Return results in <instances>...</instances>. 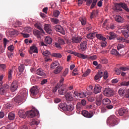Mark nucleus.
<instances>
[{
    "mask_svg": "<svg viewBox=\"0 0 129 129\" xmlns=\"http://www.w3.org/2000/svg\"><path fill=\"white\" fill-rule=\"evenodd\" d=\"M8 118L10 120H14L15 119V114L13 112H10Z\"/></svg>",
    "mask_w": 129,
    "mask_h": 129,
    "instance_id": "obj_32",
    "label": "nucleus"
},
{
    "mask_svg": "<svg viewBox=\"0 0 129 129\" xmlns=\"http://www.w3.org/2000/svg\"><path fill=\"white\" fill-rule=\"evenodd\" d=\"M8 50H10L11 52H12L14 50V46L13 45H10L8 48Z\"/></svg>",
    "mask_w": 129,
    "mask_h": 129,
    "instance_id": "obj_63",
    "label": "nucleus"
},
{
    "mask_svg": "<svg viewBox=\"0 0 129 129\" xmlns=\"http://www.w3.org/2000/svg\"><path fill=\"white\" fill-rule=\"evenodd\" d=\"M87 42L86 41L81 42L80 44V50L83 51H86L87 48Z\"/></svg>",
    "mask_w": 129,
    "mask_h": 129,
    "instance_id": "obj_14",
    "label": "nucleus"
},
{
    "mask_svg": "<svg viewBox=\"0 0 129 129\" xmlns=\"http://www.w3.org/2000/svg\"><path fill=\"white\" fill-rule=\"evenodd\" d=\"M103 94L106 97H110L114 95V91L110 88H105L103 91Z\"/></svg>",
    "mask_w": 129,
    "mask_h": 129,
    "instance_id": "obj_6",
    "label": "nucleus"
},
{
    "mask_svg": "<svg viewBox=\"0 0 129 129\" xmlns=\"http://www.w3.org/2000/svg\"><path fill=\"white\" fill-rule=\"evenodd\" d=\"M66 97L67 98V100L69 101H72L74 100V98L70 94H67V95L66 96Z\"/></svg>",
    "mask_w": 129,
    "mask_h": 129,
    "instance_id": "obj_39",
    "label": "nucleus"
},
{
    "mask_svg": "<svg viewBox=\"0 0 129 129\" xmlns=\"http://www.w3.org/2000/svg\"><path fill=\"white\" fill-rule=\"evenodd\" d=\"M66 108H67V111H69L70 112H71L74 109V106L71 105H67Z\"/></svg>",
    "mask_w": 129,
    "mask_h": 129,
    "instance_id": "obj_40",
    "label": "nucleus"
},
{
    "mask_svg": "<svg viewBox=\"0 0 129 129\" xmlns=\"http://www.w3.org/2000/svg\"><path fill=\"white\" fill-rule=\"evenodd\" d=\"M35 27L39 29L42 33L44 34V32L43 29L41 28V25L39 23H36L35 24Z\"/></svg>",
    "mask_w": 129,
    "mask_h": 129,
    "instance_id": "obj_28",
    "label": "nucleus"
},
{
    "mask_svg": "<svg viewBox=\"0 0 129 129\" xmlns=\"http://www.w3.org/2000/svg\"><path fill=\"white\" fill-rule=\"evenodd\" d=\"M61 102V99L60 98H56L54 99V102L55 103H59Z\"/></svg>",
    "mask_w": 129,
    "mask_h": 129,
    "instance_id": "obj_60",
    "label": "nucleus"
},
{
    "mask_svg": "<svg viewBox=\"0 0 129 129\" xmlns=\"http://www.w3.org/2000/svg\"><path fill=\"white\" fill-rule=\"evenodd\" d=\"M74 95H75V97H79L81 98L87 97L86 94L84 93H78L77 91H74Z\"/></svg>",
    "mask_w": 129,
    "mask_h": 129,
    "instance_id": "obj_15",
    "label": "nucleus"
},
{
    "mask_svg": "<svg viewBox=\"0 0 129 129\" xmlns=\"http://www.w3.org/2000/svg\"><path fill=\"white\" fill-rule=\"evenodd\" d=\"M19 129H28L27 126L26 125H23L20 127Z\"/></svg>",
    "mask_w": 129,
    "mask_h": 129,
    "instance_id": "obj_64",
    "label": "nucleus"
},
{
    "mask_svg": "<svg viewBox=\"0 0 129 129\" xmlns=\"http://www.w3.org/2000/svg\"><path fill=\"white\" fill-rule=\"evenodd\" d=\"M36 113L38 114V112L37 110H30L26 112L23 110H20L18 112V115L20 118L25 119L27 116L29 118L34 117Z\"/></svg>",
    "mask_w": 129,
    "mask_h": 129,
    "instance_id": "obj_1",
    "label": "nucleus"
},
{
    "mask_svg": "<svg viewBox=\"0 0 129 129\" xmlns=\"http://www.w3.org/2000/svg\"><path fill=\"white\" fill-rule=\"evenodd\" d=\"M45 41L46 43L51 44L52 42V39L49 37H46L45 39Z\"/></svg>",
    "mask_w": 129,
    "mask_h": 129,
    "instance_id": "obj_33",
    "label": "nucleus"
},
{
    "mask_svg": "<svg viewBox=\"0 0 129 129\" xmlns=\"http://www.w3.org/2000/svg\"><path fill=\"white\" fill-rule=\"evenodd\" d=\"M111 103V100L108 98L103 99L102 100V104L104 105H108Z\"/></svg>",
    "mask_w": 129,
    "mask_h": 129,
    "instance_id": "obj_25",
    "label": "nucleus"
},
{
    "mask_svg": "<svg viewBox=\"0 0 129 129\" xmlns=\"http://www.w3.org/2000/svg\"><path fill=\"white\" fill-rule=\"evenodd\" d=\"M123 47H124V45H123L122 44H120L118 45L117 49L118 50H119L120 49Z\"/></svg>",
    "mask_w": 129,
    "mask_h": 129,
    "instance_id": "obj_54",
    "label": "nucleus"
},
{
    "mask_svg": "<svg viewBox=\"0 0 129 129\" xmlns=\"http://www.w3.org/2000/svg\"><path fill=\"white\" fill-rule=\"evenodd\" d=\"M95 36L97 37V38L100 40H102V41H106V38L105 37H104L102 34H97L96 33Z\"/></svg>",
    "mask_w": 129,
    "mask_h": 129,
    "instance_id": "obj_26",
    "label": "nucleus"
},
{
    "mask_svg": "<svg viewBox=\"0 0 129 129\" xmlns=\"http://www.w3.org/2000/svg\"><path fill=\"white\" fill-rule=\"evenodd\" d=\"M103 99V95L102 94H100L97 96L96 100L102 101Z\"/></svg>",
    "mask_w": 129,
    "mask_h": 129,
    "instance_id": "obj_52",
    "label": "nucleus"
},
{
    "mask_svg": "<svg viewBox=\"0 0 129 129\" xmlns=\"http://www.w3.org/2000/svg\"><path fill=\"white\" fill-rule=\"evenodd\" d=\"M91 70L90 69L87 70V71L84 73V74H83V77H86L87 76H88Z\"/></svg>",
    "mask_w": 129,
    "mask_h": 129,
    "instance_id": "obj_43",
    "label": "nucleus"
},
{
    "mask_svg": "<svg viewBox=\"0 0 129 129\" xmlns=\"http://www.w3.org/2000/svg\"><path fill=\"white\" fill-rule=\"evenodd\" d=\"M62 69L63 68L62 67H57V69L54 70V73L55 74H57L59 73Z\"/></svg>",
    "mask_w": 129,
    "mask_h": 129,
    "instance_id": "obj_42",
    "label": "nucleus"
},
{
    "mask_svg": "<svg viewBox=\"0 0 129 129\" xmlns=\"http://www.w3.org/2000/svg\"><path fill=\"white\" fill-rule=\"evenodd\" d=\"M51 21L55 24H57L59 23L58 19H56V18H51Z\"/></svg>",
    "mask_w": 129,
    "mask_h": 129,
    "instance_id": "obj_45",
    "label": "nucleus"
},
{
    "mask_svg": "<svg viewBox=\"0 0 129 129\" xmlns=\"http://www.w3.org/2000/svg\"><path fill=\"white\" fill-rule=\"evenodd\" d=\"M42 53L43 55L45 56H48L51 54L50 52L48 50H45V51L42 50Z\"/></svg>",
    "mask_w": 129,
    "mask_h": 129,
    "instance_id": "obj_41",
    "label": "nucleus"
},
{
    "mask_svg": "<svg viewBox=\"0 0 129 129\" xmlns=\"http://www.w3.org/2000/svg\"><path fill=\"white\" fill-rule=\"evenodd\" d=\"M82 40V38L80 37H73V38H72V42L75 43H79L81 42Z\"/></svg>",
    "mask_w": 129,
    "mask_h": 129,
    "instance_id": "obj_17",
    "label": "nucleus"
},
{
    "mask_svg": "<svg viewBox=\"0 0 129 129\" xmlns=\"http://www.w3.org/2000/svg\"><path fill=\"white\" fill-rule=\"evenodd\" d=\"M55 30L62 34H64V31L63 29L60 25L56 26L55 27Z\"/></svg>",
    "mask_w": 129,
    "mask_h": 129,
    "instance_id": "obj_21",
    "label": "nucleus"
},
{
    "mask_svg": "<svg viewBox=\"0 0 129 129\" xmlns=\"http://www.w3.org/2000/svg\"><path fill=\"white\" fill-rule=\"evenodd\" d=\"M44 29L48 34H51L52 32L50 26L48 24L45 25Z\"/></svg>",
    "mask_w": 129,
    "mask_h": 129,
    "instance_id": "obj_20",
    "label": "nucleus"
},
{
    "mask_svg": "<svg viewBox=\"0 0 129 129\" xmlns=\"http://www.w3.org/2000/svg\"><path fill=\"white\" fill-rule=\"evenodd\" d=\"M4 46L5 47H6V45H7V43H8L9 42V40H8L6 38H4Z\"/></svg>",
    "mask_w": 129,
    "mask_h": 129,
    "instance_id": "obj_62",
    "label": "nucleus"
},
{
    "mask_svg": "<svg viewBox=\"0 0 129 129\" xmlns=\"http://www.w3.org/2000/svg\"><path fill=\"white\" fill-rule=\"evenodd\" d=\"M109 34V36H106V38L108 40H114L117 38V35L114 32H110Z\"/></svg>",
    "mask_w": 129,
    "mask_h": 129,
    "instance_id": "obj_11",
    "label": "nucleus"
},
{
    "mask_svg": "<svg viewBox=\"0 0 129 129\" xmlns=\"http://www.w3.org/2000/svg\"><path fill=\"white\" fill-rule=\"evenodd\" d=\"M74 55L82 59L88 58L89 59H91V60H95L97 58V56L96 55L88 56L87 55H85L84 54H83L80 53H77V52H75L74 53Z\"/></svg>",
    "mask_w": 129,
    "mask_h": 129,
    "instance_id": "obj_5",
    "label": "nucleus"
},
{
    "mask_svg": "<svg viewBox=\"0 0 129 129\" xmlns=\"http://www.w3.org/2000/svg\"><path fill=\"white\" fill-rule=\"evenodd\" d=\"M73 76H76V75H78V70L77 69H75L73 71V73H72Z\"/></svg>",
    "mask_w": 129,
    "mask_h": 129,
    "instance_id": "obj_48",
    "label": "nucleus"
},
{
    "mask_svg": "<svg viewBox=\"0 0 129 129\" xmlns=\"http://www.w3.org/2000/svg\"><path fill=\"white\" fill-rule=\"evenodd\" d=\"M101 87L99 85H97L95 86L94 93L96 95L98 93H99L101 92Z\"/></svg>",
    "mask_w": 129,
    "mask_h": 129,
    "instance_id": "obj_18",
    "label": "nucleus"
},
{
    "mask_svg": "<svg viewBox=\"0 0 129 129\" xmlns=\"http://www.w3.org/2000/svg\"><path fill=\"white\" fill-rule=\"evenodd\" d=\"M97 14H98L97 11H96V10H93V11H92V12H91V13L90 18L92 19L94 17H96Z\"/></svg>",
    "mask_w": 129,
    "mask_h": 129,
    "instance_id": "obj_36",
    "label": "nucleus"
},
{
    "mask_svg": "<svg viewBox=\"0 0 129 129\" xmlns=\"http://www.w3.org/2000/svg\"><path fill=\"white\" fill-rule=\"evenodd\" d=\"M104 79H107L108 78L107 71H105L103 74Z\"/></svg>",
    "mask_w": 129,
    "mask_h": 129,
    "instance_id": "obj_56",
    "label": "nucleus"
},
{
    "mask_svg": "<svg viewBox=\"0 0 129 129\" xmlns=\"http://www.w3.org/2000/svg\"><path fill=\"white\" fill-rule=\"evenodd\" d=\"M13 73V71L12 70H9L8 72V79L9 80H11L12 79V73Z\"/></svg>",
    "mask_w": 129,
    "mask_h": 129,
    "instance_id": "obj_47",
    "label": "nucleus"
},
{
    "mask_svg": "<svg viewBox=\"0 0 129 129\" xmlns=\"http://www.w3.org/2000/svg\"><path fill=\"white\" fill-rule=\"evenodd\" d=\"M101 102H102V101H100V100H96V102H95V103H96V105L98 106H99L101 105Z\"/></svg>",
    "mask_w": 129,
    "mask_h": 129,
    "instance_id": "obj_57",
    "label": "nucleus"
},
{
    "mask_svg": "<svg viewBox=\"0 0 129 129\" xmlns=\"http://www.w3.org/2000/svg\"><path fill=\"white\" fill-rule=\"evenodd\" d=\"M60 83H57V85H56V86L55 87V88L53 89V93H55L58 89H59V87H60Z\"/></svg>",
    "mask_w": 129,
    "mask_h": 129,
    "instance_id": "obj_49",
    "label": "nucleus"
},
{
    "mask_svg": "<svg viewBox=\"0 0 129 129\" xmlns=\"http://www.w3.org/2000/svg\"><path fill=\"white\" fill-rule=\"evenodd\" d=\"M82 115L85 117L91 118H92L94 114L92 111H88L87 110H83L82 112Z\"/></svg>",
    "mask_w": 129,
    "mask_h": 129,
    "instance_id": "obj_8",
    "label": "nucleus"
},
{
    "mask_svg": "<svg viewBox=\"0 0 129 129\" xmlns=\"http://www.w3.org/2000/svg\"><path fill=\"white\" fill-rule=\"evenodd\" d=\"M129 81L128 82H123L120 83L121 86H128Z\"/></svg>",
    "mask_w": 129,
    "mask_h": 129,
    "instance_id": "obj_51",
    "label": "nucleus"
},
{
    "mask_svg": "<svg viewBox=\"0 0 129 129\" xmlns=\"http://www.w3.org/2000/svg\"><path fill=\"white\" fill-rule=\"evenodd\" d=\"M119 69H120V70L123 71H127V70H129V68H128V67H121L119 68Z\"/></svg>",
    "mask_w": 129,
    "mask_h": 129,
    "instance_id": "obj_53",
    "label": "nucleus"
},
{
    "mask_svg": "<svg viewBox=\"0 0 129 129\" xmlns=\"http://www.w3.org/2000/svg\"><path fill=\"white\" fill-rule=\"evenodd\" d=\"M60 15V12L58 10H55L53 12V16L56 17L57 18L59 15Z\"/></svg>",
    "mask_w": 129,
    "mask_h": 129,
    "instance_id": "obj_44",
    "label": "nucleus"
},
{
    "mask_svg": "<svg viewBox=\"0 0 129 129\" xmlns=\"http://www.w3.org/2000/svg\"><path fill=\"white\" fill-rule=\"evenodd\" d=\"M68 92L66 87L63 85H60L58 89L59 95H64Z\"/></svg>",
    "mask_w": 129,
    "mask_h": 129,
    "instance_id": "obj_9",
    "label": "nucleus"
},
{
    "mask_svg": "<svg viewBox=\"0 0 129 129\" xmlns=\"http://www.w3.org/2000/svg\"><path fill=\"white\" fill-rule=\"evenodd\" d=\"M97 75L99 76L100 78H101V77H103V73L102 72L99 71L98 72Z\"/></svg>",
    "mask_w": 129,
    "mask_h": 129,
    "instance_id": "obj_59",
    "label": "nucleus"
},
{
    "mask_svg": "<svg viewBox=\"0 0 129 129\" xmlns=\"http://www.w3.org/2000/svg\"><path fill=\"white\" fill-rule=\"evenodd\" d=\"M25 69V66L23 64H20L18 67L19 72L18 75H21V73L24 71Z\"/></svg>",
    "mask_w": 129,
    "mask_h": 129,
    "instance_id": "obj_23",
    "label": "nucleus"
},
{
    "mask_svg": "<svg viewBox=\"0 0 129 129\" xmlns=\"http://www.w3.org/2000/svg\"><path fill=\"white\" fill-rule=\"evenodd\" d=\"M79 20L81 23L82 26H85L86 24V17H80Z\"/></svg>",
    "mask_w": 129,
    "mask_h": 129,
    "instance_id": "obj_27",
    "label": "nucleus"
},
{
    "mask_svg": "<svg viewBox=\"0 0 129 129\" xmlns=\"http://www.w3.org/2000/svg\"><path fill=\"white\" fill-rule=\"evenodd\" d=\"M118 93L120 97L129 99V89L126 90L124 88H121L118 90Z\"/></svg>",
    "mask_w": 129,
    "mask_h": 129,
    "instance_id": "obj_4",
    "label": "nucleus"
},
{
    "mask_svg": "<svg viewBox=\"0 0 129 129\" xmlns=\"http://www.w3.org/2000/svg\"><path fill=\"white\" fill-rule=\"evenodd\" d=\"M107 124L110 126H114L118 124L117 117L114 115L110 116L107 119Z\"/></svg>",
    "mask_w": 129,
    "mask_h": 129,
    "instance_id": "obj_2",
    "label": "nucleus"
},
{
    "mask_svg": "<svg viewBox=\"0 0 129 129\" xmlns=\"http://www.w3.org/2000/svg\"><path fill=\"white\" fill-rule=\"evenodd\" d=\"M115 72L116 73L117 75H120L121 73V71L120 69H116L115 70Z\"/></svg>",
    "mask_w": 129,
    "mask_h": 129,
    "instance_id": "obj_61",
    "label": "nucleus"
},
{
    "mask_svg": "<svg viewBox=\"0 0 129 129\" xmlns=\"http://www.w3.org/2000/svg\"><path fill=\"white\" fill-rule=\"evenodd\" d=\"M51 56L57 58H61L62 57V55L59 53H53Z\"/></svg>",
    "mask_w": 129,
    "mask_h": 129,
    "instance_id": "obj_37",
    "label": "nucleus"
},
{
    "mask_svg": "<svg viewBox=\"0 0 129 129\" xmlns=\"http://www.w3.org/2000/svg\"><path fill=\"white\" fill-rule=\"evenodd\" d=\"M59 63L58 62L55 61L54 62H53L51 66H50V68L52 69H55V68H57L58 66Z\"/></svg>",
    "mask_w": 129,
    "mask_h": 129,
    "instance_id": "obj_35",
    "label": "nucleus"
},
{
    "mask_svg": "<svg viewBox=\"0 0 129 129\" xmlns=\"http://www.w3.org/2000/svg\"><path fill=\"white\" fill-rule=\"evenodd\" d=\"M30 92L32 96H36L39 92V90L37 86H33L31 89H30Z\"/></svg>",
    "mask_w": 129,
    "mask_h": 129,
    "instance_id": "obj_13",
    "label": "nucleus"
},
{
    "mask_svg": "<svg viewBox=\"0 0 129 129\" xmlns=\"http://www.w3.org/2000/svg\"><path fill=\"white\" fill-rule=\"evenodd\" d=\"M58 43L60 44V45H63L65 44V42L64 41L63 39H59L58 40Z\"/></svg>",
    "mask_w": 129,
    "mask_h": 129,
    "instance_id": "obj_55",
    "label": "nucleus"
},
{
    "mask_svg": "<svg viewBox=\"0 0 129 129\" xmlns=\"http://www.w3.org/2000/svg\"><path fill=\"white\" fill-rule=\"evenodd\" d=\"M36 73L40 76H44L45 75V73H44L43 70L41 69H38L36 71Z\"/></svg>",
    "mask_w": 129,
    "mask_h": 129,
    "instance_id": "obj_31",
    "label": "nucleus"
},
{
    "mask_svg": "<svg viewBox=\"0 0 129 129\" xmlns=\"http://www.w3.org/2000/svg\"><path fill=\"white\" fill-rule=\"evenodd\" d=\"M96 33H90L87 35V38L88 39H92L96 37Z\"/></svg>",
    "mask_w": 129,
    "mask_h": 129,
    "instance_id": "obj_29",
    "label": "nucleus"
},
{
    "mask_svg": "<svg viewBox=\"0 0 129 129\" xmlns=\"http://www.w3.org/2000/svg\"><path fill=\"white\" fill-rule=\"evenodd\" d=\"M38 125V121L35 119H32V120L30 121V125L31 126L33 125Z\"/></svg>",
    "mask_w": 129,
    "mask_h": 129,
    "instance_id": "obj_38",
    "label": "nucleus"
},
{
    "mask_svg": "<svg viewBox=\"0 0 129 129\" xmlns=\"http://www.w3.org/2000/svg\"><path fill=\"white\" fill-rule=\"evenodd\" d=\"M41 33L42 32H41V31H39L38 30H35L34 31V34L39 38H41V36L40 35L41 34Z\"/></svg>",
    "mask_w": 129,
    "mask_h": 129,
    "instance_id": "obj_34",
    "label": "nucleus"
},
{
    "mask_svg": "<svg viewBox=\"0 0 129 129\" xmlns=\"http://www.w3.org/2000/svg\"><path fill=\"white\" fill-rule=\"evenodd\" d=\"M115 9L117 11H122L123 10L122 9H123L125 11H126L127 12L129 13V9L127 7V5L124 3H116L115 5Z\"/></svg>",
    "mask_w": 129,
    "mask_h": 129,
    "instance_id": "obj_3",
    "label": "nucleus"
},
{
    "mask_svg": "<svg viewBox=\"0 0 129 129\" xmlns=\"http://www.w3.org/2000/svg\"><path fill=\"white\" fill-rule=\"evenodd\" d=\"M115 20L118 23H122L123 22V19L120 15H116L115 17Z\"/></svg>",
    "mask_w": 129,
    "mask_h": 129,
    "instance_id": "obj_24",
    "label": "nucleus"
},
{
    "mask_svg": "<svg viewBox=\"0 0 129 129\" xmlns=\"http://www.w3.org/2000/svg\"><path fill=\"white\" fill-rule=\"evenodd\" d=\"M127 113V109L120 108L118 110V114L120 116H122Z\"/></svg>",
    "mask_w": 129,
    "mask_h": 129,
    "instance_id": "obj_16",
    "label": "nucleus"
},
{
    "mask_svg": "<svg viewBox=\"0 0 129 129\" xmlns=\"http://www.w3.org/2000/svg\"><path fill=\"white\" fill-rule=\"evenodd\" d=\"M32 29L30 27H26L25 28V31L26 32H28V33H29L31 31Z\"/></svg>",
    "mask_w": 129,
    "mask_h": 129,
    "instance_id": "obj_58",
    "label": "nucleus"
},
{
    "mask_svg": "<svg viewBox=\"0 0 129 129\" xmlns=\"http://www.w3.org/2000/svg\"><path fill=\"white\" fill-rule=\"evenodd\" d=\"M30 53L32 54L33 52L34 53H38V49L37 47L35 46H32L30 47V50L29 51Z\"/></svg>",
    "mask_w": 129,
    "mask_h": 129,
    "instance_id": "obj_22",
    "label": "nucleus"
},
{
    "mask_svg": "<svg viewBox=\"0 0 129 129\" xmlns=\"http://www.w3.org/2000/svg\"><path fill=\"white\" fill-rule=\"evenodd\" d=\"M84 1L86 2L87 6H90V9H93L96 5L97 3V0H84Z\"/></svg>",
    "mask_w": 129,
    "mask_h": 129,
    "instance_id": "obj_7",
    "label": "nucleus"
},
{
    "mask_svg": "<svg viewBox=\"0 0 129 129\" xmlns=\"http://www.w3.org/2000/svg\"><path fill=\"white\" fill-rule=\"evenodd\" d=\"M69 72V69L68 68L66 69L64 71H63V73H62V76H63V77H66V76H67V75L68 74Z\"/></svg>",
    "mask_w": 129,
    "mask_h": 129,
    "instance_id": "obj_46",
    "label": "nucleus"
},
{
    "mask_svg": "<svg viewBox=\"0 0 129 129\" xmlns=\"http://www.w3.org/2000/svg\"><path fill=\"white\" fill-rule=\"evenodd\" d=\"M116 39L119 41V42H124L125 41V39L124 38H123L122 37H117Z\"/></svg>",
    "mask_w": 129,
    "mask_h": 129,
    "instance_id": "obj_50",
    "label": "nucleus"
},
{
    "mask_svg": "<svg viewBox=\"0 0 129 129\" xmlns=\"http://www.w3.org/2000/svg\"><path fill=\"white\" fill-rule=\"evenodd\" d=\"M67 104L66 103H60L59 104L58 109L59 110H62L64 111H67Z\"/></svg>",
    "mask_w": 129,
    "mask_h": 129,
    "instance_id": "obj_19",
    "label": "nucleus"
},
{
    "mask_svg": "<svg viewBox=\"0 0 129 129\" xmlns=\"http://www.w3.org/2000/svg\"><path fill=\"white\" fill-rule=\"evenodd\" d=\"M110 52L112 54L115 55L116 56H119L120 55V54L119 53V52L117 51V50L115 49H112Z\"/></svg>",
    "mask_w": 129,
    "mask_h": 129,
    "instance_id": "obj_30",
    "label": "nucleus"
},
{
    "mask_svg": "<svg viewBox=\"0 0 129 129\" xmlns=\"http://www.w3.org/2000/svg\"><path fill=\"white\" fill-rule=\"evenodd\" d=\"M18 84L16 81H14L11 85L10 90L12 92H14L17 90Z\"/></svg>",
    "mask_w": 129,
    "mask_h": 129,
    "instance_id": "obj_10",
    "label": "nucleus"
},
{
    "mask_svg": "<svg viewBox=\"0 0 129 129\" xmlns=\"http://www.w3.org/2000/svg\"><path fill=\"white\" fill-rule=\"evenodd\" d=\"M9 88L8 85H4V86L0 88V95H4L7 91V89Z\"/></svg>",
    "mask_w": 129,
    "mask_h": 129,
    "instance_id": "obj_12",
    "label": "nucleus"
}]
</instances>
